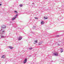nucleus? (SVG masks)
Segmentation results:
<instances>
[{
  "label": "nucleus",
  "instance_id": "nucleus-1",
  "mask_svg": "<svg viewBox=\"0 0 64 64\" xmlns=\"http://www.w3.org/2000/svg\"><path fill=\"white\" fill-rule=\"evenodd\" d=\"M53 54L55 56H58V54L57 52L54 53Z\"/></svg>",
  "mask_w": 64,
  "mask_h": 64
},
{
  "label": "nucleus",
  "instance_id": "nucleus-2",
  "mask_svg": "<svg viewBox=\"0 0 64 64\" xmlns=\"http://www.w3.org/2000/svg\"><path fill=\"white\" fill-rule=\"evenodd\" d=\"M27 59H25V60H24L23 63L24 64H25L26 62H27Z\"/></svg>",
  "mask_w": 64,
  "mask_h": 64
},
{
  "label": "nucleus",
  "instance_id": "nucleus-3",
  "mask_svg": "<svg viewBox=\"0 0 64 64\" xmlns=\"http://www.w3.org/2000/svg\"><path fill=\"white\" fill-rule=\"evenodd\" d=\"M22 37H21V36H20L19 38H18V40H20L22 39Z\"/></svg>",
  "mask_w": 64,
  "mask_h": 64
},
{
  "label": "nucleus",
  "instance_id": "nucleus-4",
  "mask_svg": "<svg viewBox=\"0 0 64 64\" xmlns=\"http://www.w3.org/2000/svg\"><path fill=\"white\" fill-rule=\"evenodd\" d=\"M42 42L41 41H40L38 43V45H41V44H42Z\"/></svg>",
  "mask_w": 64,
  "mask_h": 64
},
{
  "label": "nucleus",
  "instance_id": "nucleus-5",
  "mask_svg": "<svg viewBox=\"0 0 64 64\" xmlns=\"http://www.w3.org/2000/svg\"><path fill=\"white\" fill-rule=\"evenodd\" d=\"M2 28H6V26L4 25L2 26H1Z\"/></svg>",
  "mask_w": 64,
  "mask_h": 64
},
{
  "label": "nucleus",
  "instance_id": "nucleus-6",
  "mask_svg": "<svg viewBox=\"0 0 64 64\" xmlns=\"http://www.w3.org/2000/svg\"><path fill=\"white\" fill-rule=\"evenodd\" d=\"M5 57V56L4 55H3L2 57V58H4Z\"/></svg>",
  "mask_w": 64,
  "mask_h": 64
},
{
  "label": "nucleus",
  "instance_id": "nucleus-7",
  "mask_svg": "<svg viewBox=\"0 0 64 64\" xmlns=\"http://www.w3.org/2000/svg\"><path fill=\"white\" fill-rule=\"evenodd\" d=\"M9 48H10V49H12L13 48V47H12V46H10L9 47Z\"/></svg>",
  "mask_w": 64,
  "mask_h": 64
},
{
  "label": "nucleus",
  "instance_id": "nucleus-8",
  "mask_svg": "<svg viewBox=\"0 0 64 64\" xmlns=\"http://www.w3.org/2000/svg\"><path fill=\"white\" fill-rule=\"evenodd\" d=\"M60 53H62L63 51V49L62 48H61L60 50Z\"/></svg>",
  "mask_w": 64,
  "mask_h": 64
},
{
  "label": "nucleus",
  "instance_id": "nucleus-9",
  "mask_svg": "<svg viewBox=\"0 0 64 64\" xmlns=\"http://www.w3.org/2000/svg\"><path fill=\"white\" fill-rule=\"evenodd\" d=\"M44 22H43V21H42L41 22V24H44Z\"/></svg>",
  "mask_w": 64,
  "mask_h": 64
},
{
  "label": "nucleus",
  "instance_id": "nucleus-10",
  "mask_svg": "<svg viewBox=\"0 0 64 64\" xmlns=\"http://www.w3.org/2000/svg\"><path fill=\"white\" fill-rule=\"evenodd\" d=\"M4 32H5L4 31H2V34H4Z\"/></svg>",
  "mask_w": 64,
  "mask_h": 64
},
{
  "label": "nucleus",
  "instance_id": "nucleus-11",
  "mask_svg": "<svg viewBox=\"0 0 64 64\" xmlns=\"http://www.w3.org/2000/svg\"><path fill=\"white\" fill-rule=\"evenodd\" d=\"M37 40H36L34 41V42L35 43H37Z\"/></svg>",
  "mask_w": 64,
  "mask_h": 64
},
{
  "label": "nucleus",
  "instance_id": "nucleus-12",
  "mask_svg": "<svg viewBox=\"0 0 64 64\" xmlns=\"http://www.w3.org/2000/svg\"><path fill=\"white\" fill-rule=\"evenodd\" d=\"M44 18L45 19H47V18H47V17H46L44 16Z\"/></svg>",
  "mask_w": 64,
  "mask_h": 64
},
{
  "label": "nucleus",
  "instance_id": "nucleus-13",
  "mask_svg": "<svg viewBox=\"0 0 64 64\" xmlns=\"http://www.w3.org/2000/svg\"><path fill=\"white\" fill-rule=\"evenodd\" d=\"M15 18H12V20H15Z\"/></svg>",
  "mask_w": 64,
  "mask_h": 64
},
{
  "label": "nucleus",
  "instance_id": "nucleus-14",
  "mask_svg": "<svg viewBox=\"0 0 64 64\" xmlns=\"http://www.w3.org/2000/svg\"><path fill=\"white\" fill-rule=\"evenodd\" d=\"M5 36H1V38H5Z\"/></svg>",
  "mask_w": 64,
  "mask_h": 64
},
{
  "label": "nucleus",
  "instance_id": "nucleus-15",
  "mask_svg": "<svg viewBox=\"0 0 64 64\" xmlns=\"http://www.w3.org/2000/svg\"><path fill=\"white\" fill-rule=\"evenodd\" d=\"M20 7H22V6H23V5L22 4H20Z\"/></svg>",
  "mask_w": 64,
  "mask_h": 64
},
{
  "label": "nucleus",
  "instance_id": "nucleus-16",
  "mask_svg": "<svg viewBox=\"0 0 64 64\" xmlns=\"http://www.w3.org/2000/svg\"><path fill=\"white\" fill-rule=\"evenodd\" d=\"M17 16H18V14H16L15 16V17L14 18H17Z\"/></svg>",
  "mask_w": 64,
  "mask_h": 64
},
{
  "label": "nucleus",
  "instance_id": "nucleus-17",
  "mask_svg": "<svg viewBox=\"0 0 64 64\" xmlns=\"http://www.w3.org/2000/svg\"><path fill=\"white\" fill-rule=\"evenodd\" d=\"M29 49L30 50H31V49H32V48H29Z\"/></svg>",
  "mask_w": 64,
  "mask_h": 64
},
{
  "label": "nucleus",
  "instance_id": "nucleus-18",
  "mask_svg": "<svg viewBox=\"0 0 64 64\" xmlns=\"http://www.w3.org/2000/svg\"><path fill=\"white\" fill-rule=\"evenodd\" d=\"M35 28H36V27H35V26H34L33 27V29H35Z\"/></svg>",
  "mask_w": 64,
  "mask_h": 64
},
{
  "label": "nucleus",
  "instance_id": "nucleus-19",
  "mask_svg": "<svg viewBox=\"0 0 64 64\" xmlns=\"http://www.w3.org/2000/svg\"><path fill=\"white\" fill-rule=\"evenodd\" d=\"M34 18L36 19H38V18L37 17H35Z\"/></svg>",
  "mask_w": 64,
  "mask_h": 64
},
{
  "label": "nucleus",
  "instance_id": "nucleus-20",
  "mask_svg": "<svg viewBox=\"0 0 64 64\" xmlns=\"http://www.w3.org/2000/svg\"><path fill=\"white\" fill-rule=\"evenodd\" d=\"M14 12H16V14H17V13H18L16 11H15Z\"/></svg>",
  "mask_w": 64,
  "mask_h": 64
},
{
  "label": "nucleus",
  "instance_id": "nucleus-21",
  "mask_svg": "<svg viewBox=\"0 0 64 64\" xmlns=\"http://www.w3.org/2000/svg\"><path fill=\"white\" fill-rule=\"evenodd\" d=\"M32 56L31 55H30V56H29V57H31Z\"/></svg>",
  "mask_w": 64,
  "mask_h": 64
},
{
  "label": "nucleus",
  "instance_id": "nucleus-22",
  "mask_svg": "<svg viewBox=\"0 0 64 64\" xmlns=\"http://www.w3.org/2000/svg\"><path fill=\"white\" fill-rule=\"evenodd\" d=\"M10 23H12V22L10 21Z\"/></svg>",
  "mask_w": 64,
  "mask_h": 64
},
{
  "label": "nucleus",
  "instance_id": "nucleus-23",
  "mask_svg": "<svg viewBox=\"0 0 64 64\" xmlns=\"http://www.w3.org/2000/svg\"><path fill=\"white\" fill-rule=\"evenodd\" d=\"M58 46H60V44H58Z\"/></svg>",
  "mask_w": 64,
  "mask_h": 64
},
{
  "label": "nucleus",
  "instance_id": "nucleus-24",
  "mask_svg": "<svg viewBox=\"0 0 64 64\" xmlns=\"http://www.w3.org/2000/svg\"><path fill=\"white\" fill-rule=\"evenodd\" d=\"M1 5H2V4H0V6H1Z\"/></svg>",
  "mask_w": 64,
  "mask_h": 64
},
{
  "label": "nucleus",
  "instance_id": "nucleus-25",
  "mask_svg": "<svg viewBox=\"0 0 64 64\" xmlns=\"http://www.w3.org/2000/svg\"><path fill=\"white\" fill-rule=\"evenodd\" d=\"M51 62H53V60H51Z\"/></svg>",
  "mask_w": 64,
  "mask_h": 64
},
{
  "label": "nucleus",
  "instance_id": "nucleus-26",
  "mask_svg": "<svg viewBox=\"0 0 64 64\" xmlns=\"http://www.w3.org/2000/svg\"><path fill=\"white\" fill-rule=\"evenodd\" d=\"M57 36L58 37H59V36Z\"/></svg>",
  "mask_w": 64,
  "mask_h": 64
},
{
  "label": "nucleus",
  "instance_id": "nucleus-27",
  "mask_svg": "<svg viewBox=\"0 0 64 64\" xmlns=\"http://www.w3.org/2000/svg\"><path fill=\"white\" fill-rule=\"evenodd\" d=\"M1 30H0V31H1Z\"/></svg>",
  "mask_w": 64,
  "mask_h": 64
},
{
  "label": "nucleus",
  "instance_id": "nucleus-28",
  "mask_svg": "<svg viewBox=\"0 0 64 64\" xmlns=\"http://www.w3.org/2000/svg\"><path fill=\"white\" fill-rule=\"evenodd\" d=\"M36 30H37V29H36Z\"/></svg>",
  "mask_w": 64,
  "mask_h": 64
}]
</instances>
